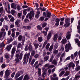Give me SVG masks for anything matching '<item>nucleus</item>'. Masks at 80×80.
Wrapping results in <instances>:
<instances>
[{"instance_id": "nucleus-34", "label": "nucleus", "mask_w": 80, "mask_h": 80, "mask_svg": "<svg viewBox=\"0 0 80 80\" xmlns=\"http://www.w3.org/2000/svg\"><path fill=\"white\" fill-rule=\"evenodd\" d=\"M53 67H54V65H50L48 67L47 69L48 70L49 68H53Z\"/></svg>"}, {"instance_id": "nucleus-43", "label": "nucleus", "mask_w": 80, "mask_h": 80, "mask_svg": "<svg viewBox=\"0 0 80 80\" xmlns=\"http://www.w3.org/2000/svg\"><path fill=\"white\" fill-rule=\"evenodd\" d=\"M15 11L12 9L11 11V13L13 15L15 14Z\"/></svg>"}, {"instance_id": "nucleus-39", "label": "nucleus", "mask_w": 80, "mask_h": 80, "mask_svg": "<svg viewBox=\"0 0 80 80\" xmlns=\"http://www.w3.org/2000/svg\"><path fill=\"white\" fill-rule=\"evenodd\" d=\"M58 44H56L55 45L54 47V48L55 49H57L58 48Z\"/></svg>"}, {"instance_id": "nucleus-51", "label": "nucleus", "mask_w": 80, "mask_h": 80, "mask_svg": "<svg viewBox=\"0 0 80 80\" xmlns=\"http://www.w3.org/2000/svg\"><path fill=\"white\" fill-rule=\"evenodd\" d=\"M12 41H13V38H12L11 37V38H10L9 41H8V43H10V42H12Z\"/></svg>"}, {"instance_id": "nucleus-59", "label": "nucleus", "mask_w": 80, "mask_h": 80, "mask_svg": "<svg viewBox=\"0 0 80 80\" xmlns=\"http://www.w3.org/2000/svg\"><path fill=\"white\" fill-rule=\"evenodd\" d=\"M42 33H43L45 36H47V31L45 32V31H43L42 32Z\"/></svg>"}, {"instance_id": "nucleus-1", "label": "nucleus", "mask_w": 80, "mask_h": 80, "mask_svg": "<svg viewBox=\"0 0 80 80\" xmlns=\"http://www.w3.org/2000/svg\"><path fill=\"white\" fill-rule=\"evenodd\" d=\"M75 67V65L72 62H70L68 64V67L69 70H70L72 68V70L74 69V67Z\"/></svg>"}, {"instance_id": "nucleus-44", "label": "nucleus", "mask_w": 80, "mask_h": 80, "mask_svg": "<svg viewBox=\"0 0 80 80\" xmlns=\"http://www.w3.org/2000/svg\"><path fill=\"white\" fill-rule=\"evenodd\" d=\"M47 41H46L43 43V46H42L43 48H44V47H45V45H47Z\"/></svg>"}, {"instance_id": "nucleus-27", "label": "nucleus", "mask_w": 80, "mask_h": 80, "mask_svg": "<svg viewBox=\"0 0 80 80\" xmlns=\"http://www.w3.org/2000/svg\"><path fill=\"white\" fill-rule=\"evenodd\" d=\"M36 60L35 59H33L31 62V65H32V66H33V64H34V63H35V62L36 61Z\"/></svg>"}, {"instance_id": "nucleus-57", "label": "nucleus", "mask_w": 80, "mask_h": 80, "mask_svg": "<svg viewBox=\"0 0 80 80\" xmlns=\"http://www.w3.org/2000/svg\"><path fill=\"white\" fill-rule=\"evenodd\" d=\"M15 32H12V37L14 38L15 37Z\"/></svg>"}, {"instance_id": "nucleus-18", "label": "nucleus", "mask_w": 80, "mask_h": 80, "mask_svg": "<svg viewBox=\"0 0 80 80\" xmlns=\"http://www.w3.org/2000/svg\"><path fill=\"white\" fill-rule=\"evenodd\" d=\"M80 70V66L78 65H76V67L75 70L76 72H78V71H79Z\"/></svg>"}, {"instance_id": "nucleus-55", "label": "nucleus", "mask_w": 80, "mask_h": 80, "mask_svg": "<svg viewBox=\"0 0 80 80\" xmlns=\"http://www.w3.org/2000/svg\"><path fill=\"white\" fill-rule=\"evenodd\" d=\"M15 74V72H13V73H12L11 76V77H12V78H13V77H14V76Z\"/></svg>"}, {"instance_id": "nucleus-20", "label": "nucleus", "mask_w": 80, "mask_h": 80, "mask_svg": "<svg viewBox=\"0 0 80 80\" xmlns=\"http://www.w3.org/2000/svg\"><path fill=\"white\" fill-rule=\"evenodd\" d=\"M66 42H67V39H63L61 42V43H62V44H65L66 43Z\"/></svg>"}, {"instance_id": "nucleus-48", "label": "nucleus", "mask_w": 80, "mask_h": 80, "mask_svg": "<svg viewBox=\"0 0 80 80\" xmlns=\"http://www.w3.org/2000/svg\"><path fill=\"white\" fill-rule=\"evenodd\" d=\"M47 24L46 22H45L44 23L42 24V27L43 28H44V27H45L46 26H47Z\"/></svg>"}, {"instance_id": "nucleus-28", "label": "nucleus", "mask_w": 80, "mask_h": 80, "mask_svg": "<svg viewBox=\"0 0 80 80\" xmlns=\"http://www.w3.org/2000/svg\"><path fill=\"white\" fill-rule=\"evenodd\" d=\"M65 73V71H62L61 73H60L59 74V77H62V75H63Z\"/></svg>"}, {"instance_id": "nucleus-16", "label": "nucleus", "mask_w": 80, "mask_h": 80, "mask_svg": "<svg viewBox=\"0 0 80 80\" xmlns=\"http://www.w3.org/2000/svg\"><path fill=\"white\" fill-rule=\"evenodd\" d=\"M29 79V76L28 75H25L23 80H28Z\"/></svg>"}, {"instance_id": "nucleus-53", "label": "nucleus", "mask_w": 80, "mask_h": 80, "mask_svg": "<svg viewBox=\"0 0 80 80\" xmlns=\"http://www.w3.org/2000/svg\"><path fill=\"white\" fill-rule=\"evenodd\" d=\"M24 22L25 23H28L29 22V20L28 19L26 18L24 19Z\"/></svg>"}, {"instance_id": "nucleus-49", "label": "nucleus", "mask_w": 80, "mask_h": 80, "mask_svg": "<svg viewBox=\"0 0 80 80\" xmlns=\"http://www.w3.org/2000/svg\"><path fill=\"white\" fill-rule=\"evenodd\" d=\"M8 55H9V54L8 53H7L5 55V56L6 58H9Z\"/></svg>"}, {"instance_id": "nucleus-17", "label": "nucleus", "mask_w": 80, "mask_h": 80, "mask_svg": "<svg viewBox=\"0 0 80 80\" xmlns=\"http://www.w3.org/2000/svg\"><path fill=\"white\" fill-rule=\"evenodd\" d=\"M48 58H49V56L44 57L43 60L44 62H47L48 60Z\"/></svg>"}, {"instance_id": "nucleus-32", "label": "nucleus", "mask_w": 80, "mask_h": 80, "mask_svg": "<svg viewBox=\"0 0 80 80\" xmlns=\"http://www.w3.org/2000/svg\"><path fill=\"white\" fill-rule=\"evenodd\" d=\"M80 78V76L78 75V74H76L75 75V78L76 80H78Z\"/></svg>"}, {"instance_id": "nucleus-23", "label": "nucleus", "mask_w": 80, "mask_h": 80, "mask_svg": "<svg viewBox=\"0 0 80 80\" xmlns=\"http://www.w3.org/2000/svg\"><path fill=\"white\" fill-rule=\"evenodd\" d=\"M51 14L50 12H48L46 14L47 17H48V18H50V16H51Z\"/></svg>"}, {"instance_id": "nucleus-38", "label": "nucleus", "mask_w": 80, "mask_h": 80, "mask_svg": "<svg viewBox=\"0 0 80 80\" xmlns=\"http://www.w3.org/2000/svg\"><path fill=\"white\" fill-rule=\"evenodd\" d=\"M28 48L30 51H32V50H33V48L32 45H29L28 47Z\"/></svg>"}, {"instance_id": "nucleus-64", "label": "nucleus", "mask_w": 80, "mask_h": 80, "mask_svg": "<svg viewBox=\"0 0 80 80\" xmlns=\"http://www.w3.org/2000/svg\"><path fill=\"white\" fill-rule=\"evenodd\" d=\"M44 17H40V20H41V21H43V20H44Z\"/></svg>"}, {"instance_id": "nucleus-15", "label": "nucleus", "mask_w": 80, "mask_h": 80, "mask_svg": "<svg viewBox=\"0 0 80 80\" xmlns=\"http://www.w3.org/2000/svg\"><path fill=\"white\" fill-rule=\"evenodd\" d=\"M58 61L57 60H56L55 59H54L52 62V63L54 65H57V64L58 63Z\"/></svg>"}, {"instance_id": "nucleus-56", "label": "nucleus", "mask_w": 80, "mask_h": 80, "mask_svg": "<svg viewBox=\"0 0 80 80\" xmlns=\"http://www.w3.org/2000/svg\"><path fill=\"white\" fill-rule=\"evenodd\" d=\"M14 20H15V18H14L13 17L11 18L10 20V21L12 22H14Z\"/></svg>"}, {"instance_id": "nucleus-36", "label": "nucleus", "mask_w": 80, "mask_h": 80, "mask_svg": "<svg viewBox=\"0 0 80 80\" xmlns=\"http://www.w3.org/2000/svg\"><path fill=\"white\" fill-rule=\"evenodd\" d=\"M38 41L41 42H42L43 41V39H42V38L41 37H38Z\"/></svg>"}, {"instance_id": "nucleus-8", "label": "nucleus", "mask_w": 80, "mask_h": 80, "mask_svg": "<svg viewBox=\"0 0 80 80\" xmlns=\"http://www.w3.org/2000/svg\"><path fill=\"white\" fill-rule=\"evenodd\" d=\"M11 72L10 70H6L5 72V78H7L10 75Z\"/></svg>"}, {"instance_id": "nucleus-52", "label": "nucleus", "mask_w": 80, "mask_h": 80, "mask_svg": "<svg viewBox=\"0 0 80 80\" xmlns=\"http://www.w3.org/2000/svg\"><path fill=\"white\" fill-rule=\"evenodd\" d=\"M37 28L38 29H39L40 30H42V28L40 26H38Z\"/></svg>"}, {"instance_id": "nucleus-40", "label": "nucleus", "mask_w": 80, "mask_h": 80, "mask_svg": "<svg viewBox=\"0 0 80 80\" xmlns=\"http://www.w3.org/2000/svg\"><path fill=\"white\" fill-rule=\"evenodd\" d=\"M27 11L25 9H24L23 10V15H25V16L26 15H27Z\"/></svg>"}, {"instance_id": "nucleus-25", "label": "nucleus", "mask_w": 80, "mask_h": 80, "mask_svg": "<svg viewBox=\"0 0 80 80\" xmlns=\"http://www.w3.org/2000/svg\"><path fill=\"white\" fill-rule=\"evenodd\" d=\"M22 8V7L21 6H20L19 5H17L16 9L17 8L18 11H20L21 10V8Z\"/></svg>"}, {"instance_id": "nucleus-42", "label": "nucleus", "mask_w": 80, "mask_h": 80, "mask_svg": "<svg viewBox=\"0 0 80 80\" xmlns=\"http://www.w3.org/2000/svg\"><path fill=\"white\" fill-rule=\"evenodd\" d=\"M23 76H21L19 78H18L16 80H22V79H23Z\"/></svg>"}, {"instance_id": "nucleus-4", "label": "nucleus", "mask_w": 80, "mask_h": 80, "mask_svg": "<svg viewBox=\"0 0 80 80\" xmlns=\"http://www.w3.org/2000/svg\"><path fill=\"white\" fill-rule=\"evenodd\" d=\"M35 52L34 51H32V52L31 55L29 57L28 63H30V62L32 61V57H33V56L35 55Z\"/></svg>"}, {"instance_id": "nucleus-21", "label": "nucleus", "mask_w": 80, "mask_h": 80, "mask_svg": "<svg viewBox=\"0 0 80 80\" xmlns=\"http://www.w3.org/2000/svg\"><path fill=\"white\" fill-rule=\"evenodd\" d=\"M11 8H13L15 10H17V8L15 7V3H12L11 4Z\"/></svg>"}, {"instance_id": "nucleus-41", "label": "nucleus", "mask_w": 80, "mask_h": 80, "mask_svg": "<svg viewBox=\"0 0 80 80\" xmlns=\"http://www.w3.org/2000/svg\"><path fill=\"white\" fill-rule=\"evenodd\" d=\"M49 47H50V44L48 43L46 46V50H48L49 48Z\"/></svg>"}, {"instance_id": "nucleus-45", "label": "nucleus", "mask_w": 80, "mask_h": 80, "mask_svg": "<svg viewBox=\"0 0 80 80\" xmlns=\"http://www.w3.org/2000/svg\"><path fill=\"white\" fill-rule=\"evenodd\" d=\"M58 52V50H56V49H55L53 51V53H54V54H55V55H57V54Z\"/></svg>"}, {"instance_id": "nucleus-50", "label": "nucleus", "mask_w": 80, "mask_h": 80, "mask_svg": "<svg viewBox=\"0 0 80 80\" xmlns=\"http://www.w3.org/2000/svg\"><path fill=\"white\" fill-rule=\"evenodd\" d=\"M39 57V54H36L34 56V57L35 58H38Z\"/></svg>"}, {"instance_id": "nucleus-3", "label": "nucleus", "mask_w": 80, "mask_h": 80, "mask_svg": "<svg viewBox=\"0 0 80 80\" xmlns=\"http://www.w3.org/2000/svg\"><path fill=\"white\" fill-rule=\"evenodd\" d=\"M32 17H34V12L33 11H31L30 13L28 14V15L26 16V18H28V17L29 16V18L31 19L32 18Z\"/></svg>"}, {"instance_id": "nucleus-29", "label": "nucleus", "mask_w": 80, "mask_h": 80, "mask_svg": "<svg viewBox=\"0 0 80 80\" xmlns=\"http://www.w3.org/2000/svg\"><path fill=\"white\" fill-rule=\"evenodd\" d=\"M23 57V53H21L19 56V60H21L22 59V57Z\"/></svg>"}, {"instance_id": "nucleus-62", "label": "nucleus", "mask_w": 80, "mask_h": 80, "mask_svg": "<svg viewBox=\"0 0 80 80\" xmlns=\"http://www.w3.org/2000/svg\"><path fill=\"white\" fill-rule=\"evenodd\" d=\"M49 65H50V64L49 63H47L44 66L45 67H46V68H47V67H49Z\"/></svg>"}, {"instance_id": "nucleus-13", "label": "nucleus", "mask_w": 80, "mask_h": 80, "mask_svg": "<svg viewBox=\"0 0 80 80\" xmlns=\"http://www.w3.org/2000/svg\"><path fill=\"white\" fill-rule=\"evenodd\" d=\"M27 54H25L23 57V64H25L26 63V62L27 61Z\"/></svg>"}, {"instance_id": "nucleus-63", "label": "nucleus", "mask_w": 80, "mask_h": 80, "mask_svg": "<svg viewBox=\"0 0 80 80\" xmlns=\"http://www.w3.org/2000/svg\"><path fill=\"white\" fill-rule=\"evenodd\" d=\"M65 71H67L68 70V65H67L65 68H64Z\"/></svg>"}, {"instance_id": "nucleus-37", "label": "nucleus", "mask_w": 80, "mask_h": 80, "mask_svg": "<svg viewBox=\"0 0 80 80\" xmlns=\"http://www.w3.org/2000/svg\"><path fill=\"white\" fill-rule=\"evenodd\" d=\"M53 48V46L52 45L49 49V50L50 52H51Z\"/></svg>"}, {"instance_id": "nucleus-7", "label": "nucleus", "mask_w": 80, "mask_h": 80, "mask_svg": "<svg viewBox=\"0 0 80 80\" xmlns=\"http://www.w3.org/2000/svg\"><path fill=\"white\" fill-rule=\"evenodd\" d=\"M16 50H17V48L15 46H14L12 48V49L11 51V57H13L15 52H16Z\"/></svg>"}, {"instance_id": "nucleus-61", "label": "nucleus", "mask_w": 80, "mask_h": 80, "mask_svg": "<svg viewBox=\"0 0 80 80\" xmlns=\"http://www.w3.org/2000/svg\"><path fill=\"white\" fill-rule=\"evenodd\" d=\"M70 59V57L69 56L66 58L65 60V61H67V60H69Z\"/></svg>"}, {"instance_id": "nucleus-10", "label": "nucleus", "mask_w": 80, "mask_h": 80, "mask_svg": "<svg viewBox=\"0 0 80 80\" xmlns=\"http://www.w3.org/2000/svg\"><path fill=\"white\" fill-rule=\"evenodd\" d=\"M71 32H72V31L69 32L68 31V32L66 36V38H67V40H69V39H70V35H71L70 33H71Z\"/></svg>"}, {"instance_id": "nucleus-33", "label": "nucleus", "mask_w": 80, "mask_h": 80, "mask_svg": "<svg viewBox=\"0 0 80 80\" xmlns=\"http://www.w3.org/2000/svg\"><path fill=\"white\" fill-rule=\"evenodd\" d=\"M23 28L26 29H28V30H30L31 29V27L30 26H24Z\"/></svg>"}, {"instance_id": "nucleus-19", "label": "nucleus", "mask_w": 80, "mask_h": 80, "mask_svg": "<svg viewBox=\"0 0 80 80\" xmlns=\"http://www.w3.org/2000/svg\"><path fill=\"white\" fill-rule=\"evenodd\" d=\"M21 23V21L20 20L18 19L15 22L16 25H19V23Z\"/></svg>"}, {"instance_id": "nucleus-24", "label": "nucleus", "mask_w": 80, "mask_h": 80, "mask_svg": "<svg viewBox=\"0 0 80 80\" xmlns=\"http://www.w3.org/2000/svg\"><path fill=\"white\" fill-rule=\"evenodd\" d=\"M51 34V32H49L48 33L47 38V40H50V38H51V37L52 36Z\"/></svg>"}, {"instance_id": "nucleus-14", "label": "nucleus", "mask_w": 80, "mask_h": 80, "mask_svg": "<svg viewBox=\"0 0 80 80\" xmlns=\"http://www.w3.org/2000/svg\"><path fill=\"white\" fill-rule=\"evenodd\" d=\"M58 34H56L54 35L53 38V41H56V40H57L58 38Z\"/></svg>"}, {"instance_id": "nucleus-9", "label": "nucleus", "mask_w": 80, "mask_h": 80, "mask_svg": "<svg viewBox=\"0 0 80 80\" xmlns=\"http://www.w3.org/2000/svg\"><path fill=\"white\" fill-rule=\"evenodd\" d=\"M1 32L2 33H3V37H5V35H6V32H5V29L3 28H2L1 29Z\"/></svg>"}, {"instance_id": "nucleus-22", "label": "nucleus", "mask_w": 80, "mask_h": 80, "mask_svg": "<svg viewBox=\"0 0 80 80\" xmlns=\"http://www.w3.org/2000/svg\"><path fill=\"white\" fill-rule=\"evenodd\" d=\"M69 75H70V71H68L65 72V73L63 76L64 77H67V76H68Z\"/></svg>"}, {"instance_id": "nucleus-26", "label": "nucleus", "mask_w": 80, "mask_h": 80, "mask_svg": "<svg viewBox=\"0 0 80 80\" xmlns=\"http://www.w3.org/2000/svg\"><path fill=\"white\" fill-rule=\"evenodd\" d=\"M5 46V44L4 43V42H2V43L0 44V48H2L4 47Z\"/></svg>"}, {"instance_id": "nucleus-58", "label": "nucleus", "mask_w": 80, "mask_h": 80, "mask_svg": "<svg viewBox=\"0 0 80 80\" xmlns=\"http://www.w3.org/2000/svg\"><path fill=\"white\" fill-rule=\"evenodd\" d=\"M78 54V52L77 51L76 52L74 53V57L75 58L77 57V55Z\"/></svg>"}, {"instance_id": "nucleus-35", "label": "nucleus", "mask_w": 80, "mask_h": 80, "mask_svg": "<svg viewBox=\"0 0 80 80\" xmlns=\"http://www.w3.org/2000/svg\"><path fill=\"white\" fill-rule=\"evenodd\" d=\"M30 52H28L27 55V62H28V58H29V57H30Z\"/></svg>"}, {"instance_id": "nucleus-31", "label": "nucleus", "mask_w": 80, "mask_h": 80, "mask_svg": "<svg viewBox=\"0 0 80 80\" xmlns=\"http://www.w3.org/2000/svg\"><path fill=\"white\" fill-rule=\"evenodd\" d=\"M34 45L35 47V49H37V48L38 47V46H39V44L38 43H35L34 44Z\"/></svg>"}, {"instance_id": "nucleus-12", "label": "nucleus", "mask_w": 80, "mask_h": 80, "mask_svg": "<svg viewBox=\"0 0 80 80\" xmlns=\"http://www.w3.org/2000/svg\"><path fill=\"white\" fill-rule=\"evenodd\" d=\"M21 75V74H20V72H18L17 73H16L15 76V79H17V78H18L19 77H20Z\"/></svg>"}, {"instance_id": "nucleus-11", "label": "nucleus", "mask_w": 80, "mask_h": 80, "mask_svg": "<svg viewBox=\"0 0 80 80\" xmlns=\"http://www.w3.org/2000/svg\"><path fill=\"white\" fill-rule=\"evenodd\" d=\"M12 44H10L9 45L7 46L6 48L7 51H9L11 50V48L12 47Z\"/></svg>"}, {"instance_id": "nucleus-30", "label": "nucleus", "mask_w": 80, "mask_h": 80, "mask_svg": "<svg viewBox=\"0 0 80 80\" xmlns=\"http://www.w3.org/2000/svg\"><path fill=\"white\" fill-rule=\"evenodd\" d=\"M22 45L21 44V43H18V44L17 48H22Z\"/></svg>"}, {"instance_id": "nucleus-60", "label": "nucleus", "mask_w": 80, "mask_h": 80, "mask_svg": "<svg viewBox=\"0 0 80 80\" xmlns=\"http://www.w3.org/2000/svg\"><path fill=\"white\" fill-rule=\"evenodd\" d=\"M28 6L27 5H23L22 6V8H28Z\"/></svg>"}, {"instance_id": "nucleus-5", "label": "nucleus", "mask_w": 80, "mask_h": 80, "mask_svg": "<svg viewBox=\"0 0 80 80\" xmlns=\"http://www.w3.org/2000/svg\"><path fill=\"white\" fill-rule=\"evenodd\" d=\"M71 48V44L70 43H69L68 44H66L65 47V48L66 49V52H68L70 50V48Z\"/></svg>"}, {"instance_id": "nucleus-46", "label": "nucleus", "mask_w": 80, "mask_h": 80, "mask_svg": "<svg viewBox=\"0 0 80 80\" xmlns=\"http://www.w3.org/2000/svg\"><path fill=\"white\" fill-rule=\"evenodd\" d=\"M22 37H22V35H19L18 38V40H19V41H20V40H22Z\"/></svg>"}, {"instance_id": "nucleus-2", "label": "nucleus", "mask_w": 80, "mask_h": 80, "mask_svg": "<svg viewBox=\"0 0 80 80\" xmlns=\"http://www.w3.org/2000/svg\"><path fill=\"white\" fill-rule=\"evenodd\" d=\"M65 57V52H64L61 55L60 58V61L59 63V64H60V65H62V63H61V62H63V60H64V59H63V58Z\"/></svg>"}, {"instance_id": "nucleus-54", "label": "nucleus", "mask_w": 80, "mask_h": 80, "mask_svg": "<svg viewBox=\"0 0 80 80\" xmlns=\"http://www.w3.org/2000/svg\"><path fill=\"white\" fill-rule=\"evenodd\" d=\"M4 27L6 31H8V26L7 25H5L4 26Z\"/></svg>"}, {"instance_id": "nucleus-47", "label": "nucleus", "mask_w": 80, "mask_h": 80, "mask_svg": "<svg viewBox=\"0 0 80 80\" xmlns=\"http://www.w3.org/2000/svg\"><path fill=\"white\" fill-rule=\"evenodd\" d=\"M15 61H16V63H18L19 62H20V60H19V59H18V58H17L16 59H15Z\"/></svg>"}, {"instance_id": "nucleus-6", "label": "nucleus", "mask_w": 80, "mask_h": 80, "mask_svg": "<svg viewBox=\"0 0 80 80\" xmlns=\"http://www.w3.org/2000/svg\"><path fill=\"white\" fill-rule=\"evenodd\" d=\"M65 23L66 24H65L64 25V27H68L70 25V18H67L65 20Z\"/></svg>"}]
</instances>
